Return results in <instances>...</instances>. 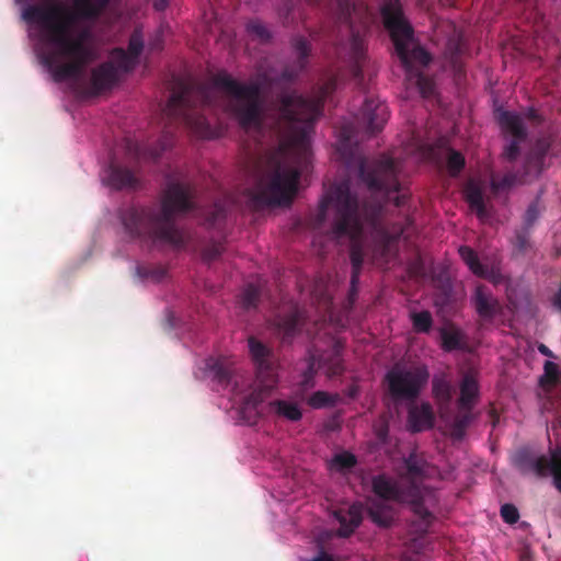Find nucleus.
Masks as SVG:
<instances>
[{
	"label": "nucleus",
	"instance_id": "f257e3e1",
	"mask_svg": "<svg viewBox=\"0 0 561 561\" xmlns=\"http://www.w3.org/2000/svg\"><path fill=\"white\" fill-rule=\"evenodd\" d=\"M355 162L358 175L373 195L379 198L374 205H359L357 196L352 193L350 181L344 180L330 186L320 201L317 214L311 218L312 229H321L325 222L329 208L334 211L330 227L333 239L350 237L353 241L350 259L352 263L351 289L356 290L364 263V251L358 240L364 224L370 225L385 250L405 234L413 225L410 195L401 192L398 180V165L394 159L383 158L369 162L363 156L348 158L351 165Z\"/></svg>",
	"mask_w": 561,
	"mask_h": 561
},
{
	"label": "nucleus",
	"instance_id": "f03ea898",
	"mask_svg": "<svg viewBox=\"0 0 561 561\" xmlns=\"http://www.w3.org/2000/svg\"><path fill=\"white\" fill-rule=\"evenodd\" d=\"M337 87L334 77L323 82L312 99L297 91H283L276 96V119L274 129L280 138L278 151L268 154L266 172L256 181L252 199L259 206L290 205L297 192L300 170L288 165L286 153L297 156L298 163H305L310 153V136L316 119L322 114L325 100Z\"/></svg>",
	"mask_w": 561,
	"mask_h": 561
},
{
	"label": "nucleus",
	"instance_id": "7ed1b4c3",
	"mask_svg": "<svg viewBox=\"0 0 561 561\" xmlns=\"http://www.w3.org/2000/svg\"><path fill=\"white\" fill-rule=\"evenodd\" d=\"M217 89L229 96L228 112L242 129L259 130L263 127L265 103L260 83H242L227 72L215 75L211 85L192 80L178 81L164 112L170 119L184 124L195 136L210 138L211 128L203 111L218 104Z\"/></svg>",
	"mask_w": 561,
	"mask_h": 561
},
{
	"label": "nucleus",
	"instance_id": "20e7f679",
	"mask_svg": "<svg viewBox=\"0 0 561 561\" xmlns=\"http://www.w3.org/2000/svg\"><path fill=\"white\" fill-rule=\"evenodd\" d=\"M23 19L42 28L44 47L39 56L56 82L79 79L84 67L93 60L94 53L84 42V35L71 36L73 16L59 0H43L42 4H28Z\"/></svg>",
	"mask_w": 561,
	"mask_h": 561
},
{
	"label": "nucleus",
	"instance_id": "39448f33",
	"mask_svg": "<svg viewBox=\"0 0 561 561\" xmlns=\"http://www.w3.org/2000/svg\"><path fill=\"white\" fill-rule=\"evenodd\" d=\"M195 190L190 184L170 183L159 206H131L121 213L125 232L133 239L183 249L187 234L175 219L195 209Z\"/></svg>",
	"mask_w": 561,
	"mask_h": 561
},
{
	"label": "nucleus",
	"instance_id": "423d86ee",
	"mask_svg": "<svg viewBox=\"0 0 561 561\" xmlns=\"http://www.w3.org/2000/svg\"><path fill=\"white\" fill-rule=\"evenodd\" d=\"M144 46L141 31L134 30L128 41L127 50L121 47L112 49L111 60L92 69L88 93L99 95L106 90H111L119 79L118 71L130 72L137 67Z\"/></svg>",
	"mask_w": 561,
	"mask_h": 561
},
{
	"label": "nucleus",
	"instance_id": "0eeeda50",
	"mask_svg": "<svg viewBox=\"0 0 561 561\" xmlns=\"http://www.w3.org/2000/svg\"><path fill=\"white\" fill-rule=\"evenodd\" d=\"M385 28L389 32L393 42L396 53L402 64L407 67L411 62L427 66L431 55L422 47H412L413 28L404 18L402 8L398 0H388L380 10Z\"/></svg>",
	"mask_w": 561,
	"mask_h": 561
},
{
	"label": "nucleus",
	"instance_id": "6e6552de",
	"mask_svg": "<svg viewBox=\"0 0 561 561\" xmlns=\"http://www.w3.org/2000/svg\"><path fill=\"white\" fill-rule=\"evenodd\" d=\"M430 371L425 365L394 364L386 374L387 392L394 403H413L427 385Z\"/></svg>",
	"mask_w": 561,
	"mask_h": 561
},
{
	"label": "nucleus",
	"instance_id": "1a4fd4ad",
	"mask_svg": "<svg viewBox=\"0 0 561 561\" xmlns=\"http://www.w3.org/2000/svg\"><path fill=\"white\" fill-rule=\"evenodd\" d=\"M550 141L547 138L538 139L524 159L522 170L507 172L503 175H491V190L500 193L512 188L516 184H527L537 180L545 169L546 157L550 150Z\"/></svg>",
	"mask_w": 561,
	"mask_h": 561
},
{
	"label": "nucleus",
	"instance_id": "9d476101",
	"mask_svg": "<svg viewBox=\"0 0 561 561\" xmlns=\"http://www.w3.org/2000/svg\"><path fill=\"white\" fill-rule=\"evenodd\" d=\"M248 343L256 368V377L261 383V390L251 393L247 399L245 405L256 409V405L263 400V392L268 393L277 382L276 359L273 351L255 337H249Z\"/></svg>",
	"mask_w": 561,
	"mask_h": 561
},
{
	"label": "nucleus",
	"instance_id": "9b49d317",
	"mask_svg": "<svg viewBox=\"0 0 561 561\" xmlns=\"http://www.w3.org/2000/svg\"><path fill=\"white\" fill-rule=\"evenodd\" d=\"M373 491L379 497L378 501L411 502L413 512L420 518L422 530L430 527L434 516L422 503L417 486L412 485L410 493L407 495L400 485L380 474L373 479Z\"/></svg>",
	"mask_w": 561,
	"mask_h": 561
},
{
	"label": "nucleus",
	"instance_id": "f8f14e48",
	"mask_svg": "<svg viewBox=\"0 0 561 561\" xmlns=\"http://www.w3.org/2000/svg\"><path fill=\"white\" fill-rule=\"evenodd\" d=\"M354 5L351 0L337 1V21L345 24L351 32L350 59L353 78L358 84L364 80V68L366 67L367 54L365 38L358 30H355L352 23V13Z\"/></svg>",
	"mask_w": 561,
	"mask_h": 561
},
{
	"label": "nucleus",
	"instance_id": "ddd939ff",
	"mask_svg": "<svg viewBox=\"0 0 561 561\" xmlns=\"http://www.w3.org/2000/svg\"><path fill=\"white\" fill-rule=\"evenodd\" d=\"M524 459H527L530 470H533L536 473V476L545 478L548 474H551L553 478V484L556 489L561 493V447L551 449L550 458L542 455L533 459L529 458L527 455H520V466L524 465Z\"/></svg>",
	"mask_w": 561,
	"mask_h": 561
},
{
	"label": "nucleus",
	"instance_id": "4468645a",
	"mask_svg": "<svg viewBox=\"0 0 561 561\" xmlns=\"http://www.w3.org/2000/svg\"><path fill=\"white\" fill-rule=\"evenodd\" d=\"M471 302L476 312L484 321H492L502 311L500 301L485 285L476 287L471 296Z\"/></svg>",
	"mask_w": 561,
	"mask_h": 561
},
{
	"label": "nucleus",
	"instance_id": "2eb2a0df",
	"mask_svg": "<svg viewBox=\"0 0 561 561\" xmlns=\"http://www.w3.org/2000/svg\"><path fill=\"white\" fill-rule=\"evenodd\" d=\"M362 117L369 133H378L389 118L388 106L379 99L367 96L362 108Z\"/></svg>",
	"mask_w": 561,
	"mask_h": 561
},
{
	"label": "nucleus",
	"instance_id": "dca6fc26",
	"mask_svg": "<svg viewBox=\"0 0 561 561\" xmlns=\"http://www.w3.org/2000/svg\"><path fill=\"white\" fill-rule=\"evenodd\" d=\"M102 181L114 190L134 188L137 185V178L134 172L118 163L111 161L104 170Z\"/></svg>",
	"mask_w": 561,
	"mask_h": 561
},
{
	"label": "nucleus",
	"instance_id": "f3484780",
	"mask_svg": "<svg viewBox=\"0 0 561 561\" xmlns=\"http://www.w3.org/2000/svg\"><path fill=\"white\" fill-rule=\"evenodd\" d=\"M334 517L340 523L337 536L347 538L360 525L363 520L362 504H352L348 507H341L334 511Z\"/></svg>",
	"mask_w": 561,
	"mask_h": 561
},
{
	"label": "nucleus",
	"instance_id": "a211bd4d",
	"mask_svg": "<svg viewBox=\"0 0 561 561\" xmlns=\"http://www.w3.org/2000/svg\"><path fill=\"white\" fill-rule=\"evenodd\" d=\"M479 397V383L472 373H466L460 382L458 409H473Z\"/></svg>",
	"mask_w": 561,
	"mask_h": 561
},
{
	"label": "nucleus",
	"instance_id": "6ab92c4d",
	"mask_svg": "<svg viewBox=\"0 0 561 561\" xmlns=\"http://www.w3.org/2000/svg\"><path fill=\"white\" fill-rule=\"evenodd\" d=\"M408 424L412 432H421L433 426V411L428 403L412 405L408 413Z\"/></svg>",
	"mask_w": 561,
	"mask_h": 561
},
{
	"label": "nucleus",
	"instance_id": "aec40b11",
	"mask_svg": "<svg viewBox=\"0 0 561 561\" xmlns=\"http://www.w3.org/2000/svg\"><path fill=\"white\" fill-rule=\"evenodd\" d=\"M319 366L325 369L329 378L339 377L344 373L342 346L340 343H335L329 353L320 356Z\"/></svg>",
	"mask_w": 561,
	"mask_h": 561
},
{
	"label": "nucleus",
	"instance_id": "412c9836",
	"mask_svg": "<svg viewBox=\"0 0 561 561\" xmlns=\"http://www.w3.org/2000/svg\"><path fill=\"white\" fill-rule=\"evenodd\" d=\"M496 117L504 131L510 133L516 139L526 137L523 119L518 114L511 111H497Z\"/></svg>",
	"mask_w": 561,
	"mask_h": 561
},
{
	"label": "nucleus",
	"instance_id": "4be33fe9",
	"mask_svg": "<svg viewBox=\"0 0 561 561\" xmlns=\"http://www.w3.org/2000/svg\"><path fill=\"white\" fill-rule=\"evenodd\" d=\"M368 517L379 527H390L394 520V510L383 501H373L368 507Z\"/></svg>",
	"mask_w": 561,
	"mask_h": 561
},
{
	"label": "nucleus",
	"instance_id": "5701e85b",
	"mask_svg": "<svg viewBox=\"0 0 561 561\" xmlns=\"http://www.w3.org/2000/svg\"><path fill=\"white\" fill-rule=\"evenodd\" d=\"M206 369L220 386L228 387L230 385L233 369L227 359L210 357L206 360Z\"/></svg>",
	"mask_w": 561,
	"mask_h": 561
},
{
	"label": "nucleus",
	"instance_id": "b1692460",
	"mask_svg": "<svg viewBox=\"0 0 561 561\" xmlns=\"http://www.w3.org/2000/svg\"><path fill=\"white\" fill-rule=\"evenodd\" d=\"M302 319L304 314L297 306L293 307L287 314L278 319L277 325L284 339L293 337L300 330Z\"/></svg>",
	"mask_w": 561,
	"mask_h": 561
},
{
	"label": "nucleus",
	"instance_id": "393cba45",
	"mask_svg": "<svg viewBox=\"0 0 561 561\" xmlns=\"http://www.w3.org/2000/svg\"><path fill=\"white\" fill-rule=\"evenodd\" d=\"M270 412L289 422H297L302 417V411L296 402L274 400L270 402Z\"/></svg>",
	"mask_w": 561,
	"mask_h": 561
},
{
	"label": "nucleus",
	"instance_id": "a878e982",
	"mask_svg": "<svg viewBox=\"0 0 561 561\" xmlns=\"http://www.w3.org/2000/svg\"><path fill=\"white\" fill-rule=\"evenodd\" d=\"M439 336L440 346L445 352L462 350L465 346V335L453 324L440 328Z\"/></svg>",
	"mask_w": 561,
	"mask_h": 561
},
{
	"label": "nucleus",
	"instance_id": "bb28decb",
	"mask_svg": "<svg viewBox=\"0 0 561 561\" xmlns=\"http://www.w3.org/2000/svg\"><path fill=\"white\" fill-rule=\"evenodd\" d=\"M472 410L473 409H458V413L450 424V436L453 439L461 440L465 437L468 427L476 417Z\"/></svg>",
	"mask_w": 561,
	"mask_h": 561
},
{
	"label": "nucleus",
	"instance_id": "cd10ccee",
	"mask_svg": "<svg viewBox=\"0 0 561 561\" xmlns=\"http://www.w3.org/2000/svg\"><path fill=\"white\" fill-rule=\"evenodd\" d=\"M79 15L83 19H98L111 0H73Z\"/></svg>",
	"mask_w": 561,
	"mask_h": 561
},
{
	"label": "nucleus",
	"instance_id": "c85d7f7f",
	"mask_svg": "<svg viewBox=\"0 0 561 561\" xmlns=\"http://www.w3.org/2000/svg\"><path fill=\"white\" fill-rule=\"evenodd\" d=\"M466 201L470 208L477 213L481 219L488 215L482 188L474 183H469L465 190Z\"/></svg>",
	"mask_w": 561,
	"mask_h": 561
},
{
	"label": "nucleus",
	"instance_id": "c756f323",
	"mask_svg": "<svg viewBox=\"0 0 561 561\" xmlns=\"http://www.w3.org/2000/svg\"><path fill=\"white\" fill-rule=\"evenodd\" d=\"M432 391L440 409L449 407L453 398V387L444 376L433 378Z\"/></svg>",
	"mask_w": 561,
	"mask_h": 561
},
{
	"label": "nucleus",
	"instance_id": "7c9ffc66",
	"mask_svg": "<svg viewBox=\"0 0 561 561\" xmlns=\"http://www.w3.org/2000/svg\"><path fill=\"white\" fill-rule=\"evenodd\" d=\"M463 42L460 37L449 38L446 44L445 55L457 76H460L462 72V64L460 58L463 54Z\"/></svg>",
	"mask_w": 561,
	"mask_h": 561
},
{
	"label": "nucleus",
	"instance_id": "2f4dec72",
	"mask_svg": "<svg viewBox=\"0 0 561 561\" xmlns=\"http://www.w3.org/2000/svg\"><path fill=\"white\" fill-rule=\"evenodd\" d=\"M458 252L473 274L478 276H484L486 274V268L481 264L478 254L470 247L461 245Z\"/></svg>",
	"mask_w": 561,
	"mask_h": 561
},
{
	"label": "nucleus",
	"instance_id": "473e14b6",
	"mask_svg": "<svg viewBox=\"0 0 561 561\" xmlns=\"http://www.w3.org/2000/svg\"><path fill=\"white\" fill-rule=\"evenodd\" d=\"M261 295L262 284L260 282L257 284H247L241 295L242 307L248 310L255 308L260 301Z\"/></svg>",
	"mask_w": 561,
	"mask_h": 561
},
{
	"label": "nucleus",
	"instance_id": "72a5a7b5",
	"mask_svg": "<svg viewBox=\"0 0 561 561\" xmlns=\"http://www.w3.org/2000/svg\"><path fill=\"white\" fill-rule=\"evenodd\" d=\"M291 47L297 55L298 67L302 70L307 65V59L311 50L310 43L304 36L297 35L291 39Z\"/></svg>",
	"mask_w": 561,
	"mask_h": 561
},
{
	"label": "nucleus",
	"instance_id": "f704fd0d",
	"mask_svg": "<svg viewBox=\"0 0 561 561\" xmlns=\"http://www.w3.org/2000/svg\"><path fill=\"white\" fill-rule=\"evenodd\" d=\"M172 145L173 137L170 134L164 133L154 147L147 148L144 152H138V154L145 159L157 161L161 157L162 152L171 148Z\"/></svg>",
	"mask_w": 561,
	"mask_h": 561
},
{
	"label": "nucleus",
	"instance_id": "c9c22d12",
	"mask_svg": "<svg viewBox=\"0 0 561 561\" xmlns=\"http://www.w3.org/2000/svg\"><path fill=\"white\" fill-rule=\"evenodd\" d=\"M408 476L412 480L422 479L425 476L426 461L415 453L409 455L404 460Z\"/></svg>",
	"mask_w": 561,
	"mask_h": 561
},
{
	"label": "nucleus",
	"instance_id": "e433bc0d",
	"mask_svg": "<svg viewBox=\"0 0 561 561\" xmlns=\"http://www.w3.org/2000/svg\"><path fill=\"white\" fill-rule=\"evenodd\" d=\"M412 325L417 333H428L433 325L432 313L427 310L420 312H412L411 316Z\"/></svg>",
	"mask_w": 561,
	"mask_h": 561
},
{
	"label": "nucleus",
	"instance_id": "4c0bfd02",
	"mask_svg": "<svg viewBox=\"0 0 561 561\" xmlns=\"http://www.w3.org/2000/svg\"><path fill=\"white\" fill-rule=\"evenodd\" d=\"M337 396H332L325 391H316L309 399L308 404L313 409H321L325 407H333L336 403Z\"/></svg>",
	"mask_w": 561,
	"mask_h": 561
},
{
	"label": "nucleus",
	"instance_id": "58836bf2",
	"mask_svg": "<svg viewBox=\"0 0 561 561\" xmlns=\"http://www.w3.org/2000/svg\"><path fill=\"white\" fill-rule=\"evenodd\" d=\"M247 31L250 35L256 37L262 43H267L272 38L270 30L260 20H251L247 23Z\"/></svg>",
	"mask_w": 561,
	"mask_h": 561
},
{
	"label": "nucleus",
	"instance_id": "ea45409f",
	"mask_svg": "<svg viewBox=\"0 0 561 561\" xmlns=\"http://www.w3.org/2000/svg\"><path fill=\"white\" fill-rule=\"evenodd\" d=\"M137 274L141 278H149L153 282H161L167 276V270L163 266H138Z\"/></svg>",
	"mask_w": 561,
	"mask_h": 561
},
{
	"label": "nucleus",
	"instance_id": "a19ab883",
	"mask_svg": "<svg viewBox=\"0 0 561 561\" xmlns=\"http://www.w3.org/2000/svg\"><path fill=\"white\" fill-rule=\"evenodd\" d=\"M415 83L423 98H432L435 94V82L428 76L417 72Z\"/></svg>",
	"mask_w": 561,
	"mask_h": 561
},
{
	"label": "nucleus",
	"instance_id": "79ce46f5",
	"mask_svg": "<svg viewBox=\"0 0 561 561\" xmlns=\"http://www.w3.org/2000/svg\"><path fill=\"white\" fill-rule=\"evenodd\" d=\"M541 214V207L539 198H536L534 202L529 204L524 215V224L523 227L527 229H531L535 222L538 220Z\"/></svg>",
	"mask_w": 561,
	"mask_h": 561
},
{
	"label": "nucleus",
	"instance_id": "37998d69",
	"mask_svg": "<svg viewBox=\"0 0 561 561\" xmlns=\"http://www.w3.org/2000/svg\"><path fill=\"white\" fill-rule=\"evenodd\" d=\"M226 218V208L222 204L216 203L208 211L206 222L209 227L219 226Z\"/></svg>",
	"mask_w": 561,
	"mask_h": 561
},
{
	"label": "nucleus",
	"instance_id": "c03bdc74",
	"mask_svg": "<svg viewBox=\"0 0 561 561\" xmlns=\"http://www.w3.org/2000/svg\"><path fill=\"white\" fill-rule=\"evenodd\" d=\"M559 379V366L550 360L545 362L543 376L540 377V383H557Z\"/></svg>",
	"mask_w": 561,
	"mask_h": 561
},
{
	"label": "nucleus",
	"instance_id": "a18cd8bd",
	"mask_svg": "<svg viewBox=\"0 0 561 561\" xmlns=\"http://www.w3.org/2000/svg\"><path fill=\"white\" fill-rule=\"evenodd\" d=\"M224 243L221 241H211L209 242L202 252L203 259L206 262H211L217 260L221 253L224 252Z\"/></svg>",
	"mask_w": 561,
	"mask_h": 561
},
{
	"label": "nucleus",
	"instance_id": "49530a36",
	"mask_svg": "<svg viewBox=\"0 0 561 561\" xmlns=\"http://www.w3.org/2000/svg\"><path fill=\"white\" fill-rule=\"evenodd\" d=\"M447 167L451 175H457L465 167L463 156L453 150L448 156Z\"/></svg>",
	"mask_w": 561,
	"mask_h": 561
},
{
	"label": "nucleus",
	"instance_id": "de8ad7c7",
	"mask_svg": "<svg viewBox=\"0 0 561 561\" xmlns=\"http://www.w3.org/2000/svg\"><path fill=\"white\" fill-rule=\"evenodd\" d=\"M356 457L351 453H341L334 456L333 465L341 470L352 469L356 465Z\"/></svg>",
	"mask_w": 561,
	"mask_h": 561
},
{
	"label": "nucleus",
	"instance_id": "09e8293b",
	"mask_svg": "<svg viewBox=\"0 0 561 561\" xmlns=\"http://www.w3.org/2000/svg\"><path fill=\"white\" fill-rule=\"evenodd\" d=\"M374 433L379 442L386 443L388 440L389 424L385 415L380 416L379 420L374 424Z\"/></svg>",
	"mask_w": 561,
	"mask_h": 561
},
{
	"label": "nucleus",
	"instance_id": "8fccbe9b",
	"mask_svg": "<svg viewBox=\"0 0 561 561\" xmlns=\"http://www.w3.org/2000/svg\"><path fill=\"white\" fill-rule=\"evenodd\" d=\"M501 517L510 525L517 523L519 519V512L514 504L506 503L501 506Z\"/></svg>",
	"mask_w": 561,
	"mask_h": 561
},
{
	"label": "nucleus",
	"instance_id": "3c124183",
	"mask_svg": "<svg viewBox=\"0 0 561 561\" xmlns=\"http://www.w3.org/2000/svg\"><path fill=\"white\" fill-rule=\"evenodd\" d=\"M314 365H316V358H314V356H311L309 364H308V368L304 373L302 380H301V386L304 389H309L314 386L313 379H314V376L317 373Z\"/></svg>",
	"mask_w": 561,
	"mask_h": 561
},
{
	"label": "nucleus",
	"instance_id": "603ef678",
	"mask_svg": "<svg viewBox=\"0 0 561 561\" xmlns=\"http://www.w3.org/2000/svg\"><path fill=\"white\" fill-rule=\"evenodd\" d=\"M519 139H513L504 149L503 156L508 161H515L519 154Z\"/></svg>",
	"mask_w": 561,
	"mask_h": 561
},
{
	"label": "nucleus",
	"instance_id": "864d4df0",
	"mask_svg": "<svg viewBox=\"0 0 561 561\" xmlns=\"http://www.w3.org/2000/svg\"><path fill=\"white\" fill-rule=\"evenodd\" d=\"M530 230L531 229L523 227L522 230L516 233V247L522 251L526 250L528 247Z\"/></svg>",
	"mask_w": 561,
	"mask_h": 561
},
{
	"label": "nucleus",
	"instance_id": "5fc2aeb1",
	"mask_svg": "<svg viewBox=\"0 0 561 561\" xmlns=\"http://www.w3.org/2000/svg\"><path fill=\"white\" fill-rule=\"evenodd\" d=\"M297 77V73L293 70H289V69H285L280 77H279V81H285V82H293L295 80V78Z\"/></svg>",
	"mask_w": 561,
	"mask_h": 561
},
{
	"label": "nucleus",
	"instance_id": "6e6d98bb",
	"mask_svg": "<svg viewBox=\"0 0 561 561\" xmlns=\"http://www.w3.org/2000/svg\"><path fill=\"white\" fill-rule=\"evenodd\" d=\"M168 5V0H153V8L157 10V11H162L167 8Z\"/></svg>",
	"mask_w": 561,
	"mask_h": 561
},
{
	"label": "nucleus",
	"instance_id": "4d7b16f0",
	"mask_svg": "<svg viewBox=\"0 0 561 561\" xmlns=\"http://www.w3.org/2000/svg\"><path fill=\"white\" fill-rule=\"evenodd\" d=\"M538 351H539L542 355H545V356H548V357H554V355H553L552 351H551L547 345H545V344H540V345L538 346Z\"/></svg>",
	"mask_w": 561,
	"mask_h": 561
},
{
	"label": "nucleus",
	"instance_id": "13d9d810",
	"mask_svg": "<svg viewBox=\"0 0 561 561\" xmlns=\"http://www.w3.org/2000/svg\"><path fill=\"white\" fill-rule=\"evenodd\" d=\"M312 561H334V559L330 554L321 552Z\"/></svg>",
	"mask_w": 561,
	"mask_h": 561
},
{
	"label": "nucleus",
	"instance_id": "bf43d9fd",
	"mask_svg": "<svg viewBox=\"0 0 561 561\" xmlns=\"http://www.w3.org/2000/svg\"><path fill=\"white\" fill-rule=\"evenodd\" d=\"M285 11H286V13H285V14H283V12H282V11L279 12V14L284 18V20H287L288 15H289V13H290V11H291V7H290L289 4H286V5H285Z\"/></svg>",
	"mask_w": 561,
	"mask_h": 561
},
{
	"label": "nucleus",
	"instance_id": "052dcab7",
	"mask_svg": "<svg viewBox=\"0 0 561 561\" xmlns=\"http://www.w3.org/2000/svg\"><path fill=\"white\" fill-rule=\"evenodd\" d=\"M346 140H347V139H345V140L341 144V152H342V156H343V157H345V158L347 157V152H346Z\"/></svg>",
	"mask_w": 561,
	"mask_h": 561
},
{
	"label": "nucleus",
	"instance_id": "680f3d73",
	"mask_svg": "<svg viewBox=\"0 0 561 561\" xmlns=\"http://www.w3.org/2000/svg\"><path fill=\"white\" fill-rule=\"evenodd\" d=\"M528 117L531 118V119H536L537 118V113L534 108H530L528 111Z\"/></svg>",
	"mask_w": 561,
	"mask_h": 561
},
{
	"label": "nucleus",
	"instance_id": "e2e57ef3",
	"mask_svg": "<svg viewBox=\"0 0 561 561\" xmlns=\"http://www.w3.org/2000/svg\"><path fill=\"white\" fill-rule=\"evenodd\" d=\"M311 2H316V0H310Z\"/></svg>",
	"mask_w": 561,
	"mask_h": 561
}]
</instances>
